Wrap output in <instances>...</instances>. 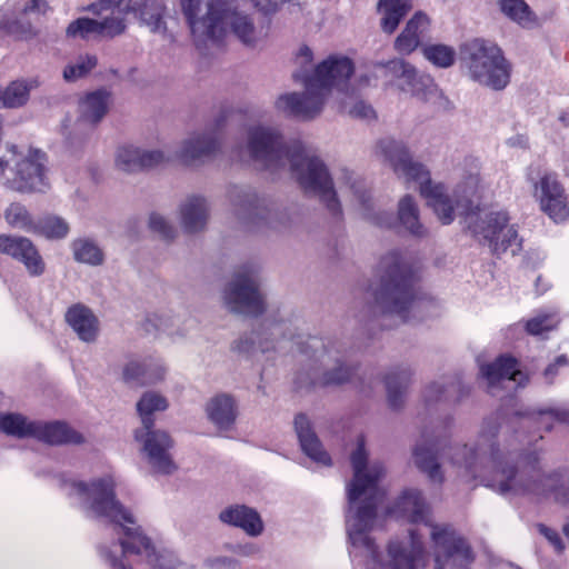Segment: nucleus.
I'll return each mask as SVG.
<instances>
[{
    "label": "nucleus",
    "instance_id": "64",
    "mask_svg": "<svg viewBox=\"0 0 569 569\" xmlns=\"http://www.w3.org/2000/svg\"><path fill=\"white\" fill-rule=\"evenodd\" d=\"M110 567L112 569H132L131 567L126 566L123 562H118L117 560L110 563Z\"/></svg>",
    "mask_w": 569,
    "mask_h": 569
},
{
    "label": "nucleus",
    "instance_id": "58",
    "mask_svg": "<svg viewBox=\"0 0 569 569\" xmlns=\"http://www.w3.org/2000/svg\"><path fill=\"white\" fill-rule=\"evenodd\" d=\"M540 416L541 418L552 417L560 422L569 423V408L567 407L542 411Z\"/></svg>",
    "mask_w": 569,
    "mask_h": 569
},
{
    "label": "nucleus",
    "instance_id": "14",
    "mask_svg": "<svg viewBox=\"0 0 569 569\" xmlns=\"http://www.w3.org/2000/svg\"><path fill=\"white\" fill-rule=\"evenodd\" d=\"M258 271L247 268L238 271L223 290L226 308L243 316L257 317L264 312V296L260 291Z\"/></svg>",
    "mask_w": 569,
    "mask_h": 569
},
{
    "label": "nucleus",
    "instance_id": "21",
    "mask_svg": "<svg viewBox=\"0 0 569 569\" xmlns=\"http://www.w3.org/2000/svg\"><path fill=\"white\" fill-rule=\"evenodd\" d=\"M43 153L36 151L16 162V178L12 187L21 192L43 191L47 183L44 177Z\"/></svg>",
    "mask_w": 569,
    "mask_h": 569
},
{
    "label": "nucleus",
    "instance_id": "55",
    "mask_svg": "<svg viewBox=\"0 0 569 569\" xmlns=\"http://www.w3.org/2000/svg\"><path fill=\"white\" fill-rule=\"evenodd\" d=\"M408 62L402 59H393L388 62L375 64V70L383 72L385 76L401 80L402 71L408 68Z\"/></svg>",
    "mask_w": 569,
    "mask_h": 569
},
{
    "label": "nucleus",
    "instance_id": "60",
    "mask_svg": "<svg viewBox=\"0 0 569 569\" xmlns=\"http://www.w3.org/2000/svg\"><path fill=\"white\" fill-rule=\"evenodd\" d=\"M298 60L301 64L303 63H311L312 61V51L308 47H302L299 50Z\"/></svg>",
    "mask_w": 569,
    "mask_h": 569
},
{
    "label": "nucleus",
    "instance_id": "9",
    "mask_svg": "<svg viewBox=\"0 0 569 569\" xmlns=\"http://www.w3.org/2000/svg\"><path fill=\"white\" fill-rule=\"evenodd\" d=\"M429 511L422 492L416 488L405 489L388 508L391 517L430 527L435 569H471L475 555L467 540L449 525L428 523Z\"/></svg>",
    "mask_w": 569,
    "mask_h": 569
},
{
    "label": "nucleus",
    "instance_id": "28",
    "mask_svg": "<svg viewBox=\"0 0 569 569\" xmlns=\"http://www.w3.org/2000/svg\"><path fill=\"white\" fill-rule=\"evenodd\" d=\"M295 430L297 432L300 447L306 456L315 462L323 466L331 463V458L323 450L320 440L311 428L310 421L307 416L300 413L295 418Z\"/></svg>",
    "mask_w": 569,
    "mask_h": 569
},
{
    "label": "nucleus",
    "instance_id": "16",
    "mask_svg": "<svg viewBox=\"0 0 569 569\" xmlns=\"http://www.w3.org/2000/svg\"><path fill=\"white\" fill-rule=\"evenodd\" d=\"M181 7L198 43L218 41L224 36L222 13L216 0H182Z\"/></svg>",
    "mask_w": 569,
    "mask_h": 569
},
{
    "label": "nucleus",
    "instance_id": "17",
    "mask_svg": "<svg viewBox=\"0 0 569 569\" xmlns=\"http://www.w3.org/2000/svg\"><path fill=\"white\" fill-rule=\"evenodd\" d=\"M228 199L234 216L250 228L260 227L269 217L266 199L249 186H232Z\"/></svg>",
    "mask_w": 569,
    "mask_h": 569
},
{
    "label": "nucleus",
    "instance_id": "19",
    "mask_svg": "<svg viewBox=\"0 0 569 569\" xmlns=\"http://www.w3.org/2000/svg\"><path fill=\"white\" fill-rule=\"evenodd\" d=\"M0 253L21 262L30 277H40L46 271L42 256L26 237L0 234Z\"/></svg>",
    "mask_w": 569,
    "mask_h": 569
},
{
    "label": "nucleus",
    "instance_id": "59",
    "mask_svg": "<svg viewBox=\"0 0 569 569\" xmlns=\"http://www.w3.org/2000/svg\"><path fill=\"white\" fill-rule=\"evenodd\" d=\"M48 9L47 0H30L24 7V11L29 13H44Z\"/></svg>",
    "mask_w": 569,
    "mask_h": 569
},
{
    "label": "nucleus",
    "instance_id": "4",
    "mask_svg": "<svg viewBox=\"0 0 569 569\" xmlns=\"http://www.w3.org/2000/svg\"><path fill=\"white\" fill-rule=\"evenodd\" d=\"M297 327L290 320L266 319L249 335L233 342L239 353L268 352L296 345L308 360V379L312 386H340L350 381L355 368L347 362L346 352L336 341L318 337L301 339Z\"/></svg>",
    "mask_w": 569,
    "mask_h": 569
},
{
    "label": "nucleus",
    "instance_id": "24",
    "mask_svg": "<svg viewBox=\"0 0 569 569\" xmlns=\"http://www.w3.org/2000/svg\"><path fill=\"white\" fill-rule=\"evenodd\" d=\"M147 330L152 327L156 331L163 332L172 338H183L194 328L196 321L187 312H159L147 318Z\"/></svg>",
    "mask_w": 569,
    "mask_h": 569
},
{
    "label": "nucleus",
    "instance_id": "30",
    "mask_svg": "<svg viewBox=\"0 0 569 569\" xmlns=\"http://www.w3.org/2000/svg\"><path fill=\"white\" fill-rule=\"evenodd\" d=\"M498 11L509 21L522 29L532 30L541 27V21L526 0H497Z\"/></svg>",
    "mask_w": 569,
    "mask_h": 569
},
{
    "label": "nucleus",
    "instance_id": "48",
    "mask_svg": "<svg viewBox=\"0 0 569 569\" xmlns=\"http://www.w3.org/2000/svg\"><path fill=\"white\" fill-rule=\"evenodd\" d=\"M422 52L429 62L439 68H448L456 60L455 49L446 44H429L422 49Z\"/></svg>",
    "mask_w": 569,
    "mask_h": 569
},
{
    "label": "nucleus",
    "instance_id": "49",
    "mask_svg": "<svg viewBox=\"0 0 569 569\" xmlns=\"http://www.w3.org/2000/svg\"><path fill=\"white\" fill-rule=\"evenodd\" d=\"M162 16L163 6L158 1H146L140 8V18L152 32L164 30Z\"/></svg>",
    "mask_w": 569,
    "mask_h": 569
},
{
    "label": "nucleus",
    "instance_id": "18",
    "mask_svg": "<svg viewBox=\"0 0 569 569\" xmlns=\"http://www.w3.org/2000/svg\"><path fill=\"white\" fill-rule=\"evenodd\" d=\"M342 179L349 196L352 197L365 219L382 228H389L393 224L395 219L390 212L375 210L369 187L361 177L355 172L343 170Z\"/></svg>",
    "mask_w": 569,
    "mask_h": 569
},
{
    "label": "nucleus",
    "instance_id": "5",
    "mask_svg": "<svg viewBox=\"0 0 569 569\" xmlns=\"http://www.w3.org/2000/svg\"><path fill=\"white\" fill-rule=\"evenodd\" d=\"M114 480L111 476L90 482L69 480L64 482L67 493L74 498L87 517L110 523L117 540L99 547L101 557L110 565L121 552H152L150 538L137 525L132 512L116 498Z\"/></svg>",
    "mask_w": 569,
    "mask_h": 569
},
{
    "label": "nucleus",
    "instance_id": "7",
    "mask_svg": "<svg viewBox=\"0 0 569 569\" xmlns=\"http://www.w3.org/2000/svg\"><path fill=\"white\" fill-rule=\"evenodd\" d=\"M372 296L381 313L396 316L402 322L425 317L431 302L416 297L412 268L400 251L391 250L380 258Z\"/></svg>",
    "mask_w": 569,
    "mask_h": 569
},
{
    "label": "nucleus",
    "instance_id": "20",
    "mask_svg": "<svg viewBox=\"0 0 569 569\" xmlns=\"http://www.w3.org/2000/svg\"><path fill=\"white\" fill-rule=\"evenodd\" d=\"M480 373L487 381L488 391L493 396L498 395V389L506 388V383L513 382L521 387L528 381V376L519 368L518 360L507 355L481 366Z\"/></svg>",
    "mask_w": 569,
    "mask_h": 569
},
{
    "label": "nucleus",
    "instance_id": "37",
    "mask_svg": "<svg viewBox=\"0 0 569 569\" xmlns=\"http://www.w3.org/2000/svg\"><path fill=\"white\" fill-rule=\"evenodd\" d=\"M410 381L411 372L409 370H399L387 375L386 389L390 408L397 410L403 406Z\"/></svg>",
    "mask_w": 569,
    "mask_h": 569
},
{
    "label": "nucleus",
    "instance_id": "32",
    "mask_svg": "<svg viewBox=\"0 0 569 569\" xmlns=\"http://www.w3.org/2000/svg\"><path fill=\"white\" fill-rule=\"evenodd\" d=\"M33 438L50 445L80 443L82 436L67 423L36 421Z\"/></svg>",
    "mask_w": 569,
    "mask_h": 569
},
{
    "label": "nucleus",
    "instance_id": "39",
    "mask_svg": "<svg viewBox=\"0 0 569 569\" xmlns=\"http://www.w3.org/2000/svg\"><path fill=\"white\" fill-rule=\"evenodd\" d=\"M398 219L401 226L411 234L422 237L426 229L419 221V209L411 196H405L398 204Z\"/></svg>",
    "mask_w": 569,
    "mask_h": 569
},
{
    "label": "nucleus",
    "instance_id": "31",
    "mask_svg": "<svg viewBox=\"0 0 569 569\" xmlns=\"http://www.w3.org/2000/svg\"><path fill=\"white\" fill-rule=\"evenodd\" d=\"M110 106V93L106 90H96L86 94L78 106V120L90 127L98 124L107 114Z\"/></svg>",
    "mask_w": 569,
    "mask_h": 569
},
{
    "label": "nucleus",
    "instance_id": "6",
    "mask_svg": "<svg viewBox=\"0 0 569 569\" xmlns=\"http://www.w3.org/2000/svg\"><path fill=\"white\" fill-rule=\"evenodd\" d=\"M377 157L393 169L395 173L407 183H416L439 221L450 224L457 214L467 213L472 207V199L479 189V177L469 174L449 192L442 183H432L429 171L415 162L407 146L393 138L379 140L375 148Z\"/></svg>",
    "mask_w": 569,
    "mask_h": 569
},
{
    "label": "nucleus",
    "instance_id": "54",
    "mask_svg": "<svg viewBox=\"0 0 569 569\" xmlns=\"http://www.w3.org/2000/svg\"><path fill=\"white\" fill-rule=\"evenodd\" d=\"M99 37L113 38L126 30L124 21L119 16L107 17L98 20Z\"/></svg>",
    "mask_w": 569,
    "mask_h": 569
},
{
    "label": "nucleus",
    "instance_id": "11",
    "mask_svg": "<svg viewBox=\"0 0 569 569\" xmlns=\"http://www.w3.org/2000/svg\"><path fill=\"white\" fill-rule=\"evenodd\" d=\"M461 54L470 78L480 86L501 91L510 83L512 66L496 43L473 39L462 47Z\"/></svg>",
    "mask_w": 569,
    "mask_h": 569
},
{
    "label": "nucleus",
    "instance_id": "13",
    "mask_svg": "<svg viewBox=\"0 0 569 569\" xmlns=\"http://www.w3.org/2000/svg\"><path fill=\"white\" fill-rule=\"evenodd\" d=\"M468 220L471 232L488 243L493 253L511 249L515 254L520 249L518 232L508 223L509 217L505 211H480L469 214Z\"/></svg>",
    "mask_w": 569,
    "mask_h": 569
},
{
    "label": "nucleus",
    "instance_id": "15",
    "mask_svg": "<svg viewBox=\"0 0 569 569\" xmlns=\"http://www.w3.org/2000/svg\"><path fill=\"white\" fill-rule=\"evenodd\" d=\"M533 188V197L539 202L540 209L555 222H561L569 218L567 196L558 177L553 172L543 171L537 167H530L527 173Z\"/></svg>",
    "mask_w": 569,
    "mask_h": 569
},
{
    "label": "nucleus",
    "instance_id": "10",
    "mask_svg": "<svg viewBox=\"0 0 569 569\" xmlns=\"http://www.w3.org/2000/svg\"><path fill=\"white\" fill-rule=\"evenodd\" d=\"M168 401L161 395L148 391L137 403V411L141 418L142 428L136 431V440L142 443V451L153 472L169 475L176 470L169 449L172 441L164 431L152 430L154 420L152 415L164 411Z\"/></svg>",
    "mask_w": 569,
    "mask_h": 569
},
{
    "label": "nucleus",
    "instance_id": "27",
    "mask_svg": "<svg viewBox=\"0 0 569 569\" xmlns=\"http://www.w3.org/2000/svg\"><path fill=\"white\" fill-rule=\"evenodd\" d=\"M166 373L163 365L153 359H132L123 368V380L139 386L153 385L162 380Z\"/></svg>",
    "mask_w": 569,
    "mask_h": 569
},
{
    "label": "nucleus",
    "instance_id": "43",
    "mask_svg": "<svg viewBox=\"0 0 569 569\" xmlns=\"http://www.w3.org/2000/svg\"><path fill=\"white\" fill-rule=\"evenodd\" d=\"M150 546L152 552L149 555L147 552H121L119 553L117 561L123 562L122 557L136 555L142 557L154 569H186V566L179 561L174 553L170 551H162L158 553L151 540Z\"/></svg>",
    "mask_w": 569,
    "mask_h": 569
},
{
    "label": "nucleus",
    "instance_id": "2",
    "mask_svg": "<svg viewBox=\"0 0 569 569\" xmlns=\"http://www.w3.org/2000/svg\"><path fill=\"white\" fill-rule=\"evenodd\" d=\"M498 423L493 419L483 421L473 445L450 448L449 462L466 482L479 480L502 495H531L537 498H553L569 505V478L561 480L558 473H543L538 467V455L521 449L513 460V451L501 449L497 441Z\"/></svg>",
    "mask_w": 569,
    "mask_h": 569
},
{
    "label": "nucleus",
    "instance_id": "12",
    "mask_svg": "<svg viewBox=\"0 0 569 569\" xmlns=\"http://www.w3.org/2000/svg\"><path fill=\"white\" fill-rule=\"evenodd\" d=\"M226 120V112H221L203 129L190 133L179 142L174 158L187 167H199L211 160L221 149Z\"/></svg>",
    "mask_w": 569,
    "mask_h": 569
},
{
    "label": "nucleus",
    "instance_id": "36",
    "mask_svg": "<svg viewBox=\"0 0 569 569\" xmlns=\"http://www.w3.org/2000/svg\"><path fill=\"white\" fill-rule=\"evenodd\" d=\"M410 9V0H379L378 11L381 14L382 31L391 34Z\"/></svg>",
    "mask_w": 569,
    "mask_h": 569
},
{
    "label": "nucleus",
    "instance_id": "61",
    "mask_svg": "<svg viewBox=\"0 0 569 569\" xmlns=\"http://www.w3.org/2000/svg\"><path fill=\"white\" fill-rule=\"evenodd\" d=\"M256 6L262 10L269 11L277 6L278 0H254Z\"/></svg>",
    "mask_w": 569,
    "mask_h": 569
},
{
    "label": "nucleus",
    "instance_id": "46",
    "mask_svg": "<svg viewBox=\"0 0 569 569\" xmlns=\"http://www.w3.org/2000/svg\"><path fill=\"white\" fill-rule=\"evenodd\" d=\"M4 218L12 228L31 233L36 230L37 222L32 220L26 207L20 203H11L4 212Z\"/></svg>",
    "mask_w": 569,
    "mask_h": 569
},
{
    "label": "nucleus",
    "instance_id": "40",
    "mask_svg": "<svg viewBox=\"0 0 569 569\" xmlns=\"http://www.w3.org/2000/svg\"><path fill=\"white\" fill-rule=\"evenodd\" d=\"M450 387L451 390L457 391L458 395L456 396L455 400L460 401L465 396H467L470 391V389L462 385V382L457 379L456 381H452L450 383L446 381H435L429 383L422 393L423 401L426 405L430 406L438 401H441L443 399H447V392L448 388Z\"/></svg>",
    "mask_w": 569,
    "mask_h": 569
},
{
    "label": "nucleus",
    "instance_id": "57",
    "mask_svg": "<svg viewBox=\"0 0 569 569\" xmlns=\"http://www.w3.org/2000/svg\"><path fill=\"white\" fill-rule=\"evenodd\" d=\"M232 552L241 557H253L260 552V548L253 542L238 543L232 547Z\"/></svg>",
    "mask_w": 569,
    "mask_h": 569
},
{
    "label": "nucleus",
    "instance_id": "62",
    "mask_svg": "<svg viewBox=\"0 0 569 569\" xmlns=\"http://www.w3.org/2000/svg\"><path fill=\"white\" fill-rule=\"evenodd\" d=\"M122 0H102L99 6L102 10L111 9L113 7H119Z\"/></svg>",
    "mask_w": 569,
    "mask_h": 569
},
{
    "label": "nucleus",
    "instance_id": "47",
    "mask_svg": "<svg viewBox=\"0 0 569 569\" xmlns=\"http://www.w3.org/2000/svg\"><path fill=\"white\" fill-rule=\"evenodd\" d=\"M97 57L91 54L79 56L76 60L71 61L63 69V79L67 82H74L96 68Z\"/></svg>",
    "mask_w": 569,
    "mask_h": 569
},
{
    "label": "nucleus",
    "instance_id": "38",
    "mask_svg": "<svg viewBox=\"0 0 569 569\" xmlns=\"http://www.w3.org/2000/svg\"><path fill=\"white\" fill-rule=\"evenodd\" d=\"M73 259L91 267L101 266L104 261V253L98 243L90 238H77L71 244Z\"/></svg>",
    "mask_w": 569,
    "mask_h": 569
},
{
    "label": "nucleus",
    "instance_id": "34",
    "mask_svg": "<svg viewBox=\"0 0 569 569\" xmlns=\"http://www.w3.org/2000/svg\"><path fill=\"white\" fill-rule=\"evenodd\" d=\"M429 27V19L422 12H417L407 23L405 30L397 37L395 48L400 53L412 52L420 43Z\"/></svg>",
    "mask_w": 569,
    "mask_h": 569
},
{
    "label": "nucleus",
    "instance_id": "45",
    "mask_svg": "<svg viewBox=\"0 0 569 569\" xmlns=\"http://www.w3.org/2000/svg\"><path fill=\"white\" fill-rule=\"evenodd\" d=\"M70 231L68 222L58 216H46L36 223L33 233L43 236L47 239H62Z\"/></svg>",
    "mask_w": 569,
    "mask_h": 569
},
{
    "label": "nucleus",
    "instance_id": "26",
    "mask_svg": "<svg viewBox=\"0 0 569 569\" xmlns=\"http://www.w3.org/2000/svg\"><path fill=\"white\" fill-rule=\"evenodd\" d=\"M221 22L224 27V34L228 28L248 47H254L264 37L261 29H257L252 19L244 12L228 10L222 13Z\"/></svg>",
    "mask_w": 569,
    "mask_h": 569
},
{
    "label": "nucleus",
    "instance_id": "50",
    "mask_svg": "<svg viewBox=\"0 0 569 569\" xmlns=\"http://www.w3.org/2000/svg\"><path fill=\"white\" fill-rule=\"evenodd\" d=\"M339 109L353 118L371 120L376 117L373 108L363 100H358L353 94L346 93Z\"/></svg>",
    "mask_w": 569,
    "mask_h": 569
},
{
    "label": "nucleus",
    "instance_id": "35",
    "mask_svg": "<svg viewBox=\"0 0 569 569\" xmlns=\"http://www.w3.org/2000/svg\"><path fill=\"white\" fill-rule=\"evenodd\" d=\"M416 467L428 476V479L437 485L445 480L441 466L438 462L433 447L426 443H418L412 452Z\"/></svg>",
    "mask_w": 569,
    "mask_h": 569
},
{
    "label": "nucleus",
    "instance_id": "53",
    "mask_svg": "<svg viewBox=\"0 0 569 569\" xmlns=\"http://www.w3.org/2000/svg\"><path fill=\"white\" fill-rule=\"evenodd\" d=\"M149 228L164 240H172L177 234L173 224L164 216L157 212L150 214Z\"/></svg>",
    "mask_w": 569,
    "mask_h": 569
},
{
    "label": "nucleus",
    "instance_id": "63",
    "mask_svg": "<svg viewBox=\"0 0 569 569\" xmlns=\"http://www.w3.org/2000/svg\"><path fill=\"white\" fill-rule=\"evenodd\" d=\"M8 16L3 10H0V30H9Z\"/></svg>",
    "mask_w": 569,
    "mask_h": 569
},
{
    "label": "nucleus",
    "instance_id": "23",
    "mask_svg": "<svg viewBox=\"0 0 569 569\" xmlns=\"http://www.w3.org/2000/svg\"><path fill=\"white\" fill-rule=\"evenodd\" d=\"M210 216V207L206 198L189 196L178 207V218L182 229L188 233L204 230Z\"/></svg>",
    "mask_w": 569,
    "mask_h": 569
},
{
    "label": "nucleus",
    "instance_id": "51",
    "mask_svg": "<svg viewBox=\"0 0 569 569\" xmlns=\"http://www.w3.org/2000/svg\"><path fill=\"white\" fill-rule=\"evenodd\" d=\"M559 318L556 312L539 313L525 323L526 331L532 336H539L557 328Z\"/></svg>",
    "mask_w": 569,
    "mask_h": 569
},
{
    "label": "nucleus",
    "instance_id": "56",
    "mask_svg": "<svg viewBox=\"0 0 569 569\" xmlns=\"http://www.w3.org/2000/svg\"><path fill=\"white\" fill-rule=\"evenodd\" d=\"M537 530L541 536H543L548 540V542L555 548L557 552L563 551L565 545L562 542L561 537L556 530L542 523L537 525Z\"/></svg>",
    "mask_w": 569,
    "mask_h": 569
},
{
    "label": "nucleus",
    "instance_id": "41",
    "mask_svg": "<svg viewBox=\"0 0 569 569\" xmlns=\"http://www.w3.org/2000/svg\"><path fill=\"white\" fill-rule=\"evenodd\" d=\"M400 89L408 91L413 96L422 97L427 92L435 89L432 79L429 76L420 74L410 63L408 68L402 71Z\"/></svg>",
    "mask_w": 569,
    "mask_h": 569
},
{
    "label": "nucleus",
    "instance_id": "3",
    "mask_svg": "<svg viewBox=\"0 0 569 569\" xmlns=\"http://www.w3.org/2000/svg\"><path fill=\"white\" fill-rule=\"evenodd\" d=\"M246 150L260 169L277 177L290 172L305 193L317 196L332 217L341 216L326 163L301 140H286L277 128L256 124L247 130Z\"/></svg>",
    "mask_w": 569,
    "mask_h": 569
},
{
    "label": "nucleus",
    "instance_id": "29",
    "mask_svg": "<svg viewBox=\"0 0 569 569\" xmlns=\"http://www.w3.org/2000/svg\"><path fill=\"white\" fill-rule=\"evenodd\" d=\"M66 320L82 341L93 342L97 339L99 320L86 306L70 307L66 313Z\"/></svg>",
    "mask_w": 569,
    "mask_h": 569
},
{
    "label": "nucleus",
    "instance_id": "8",
    "mask_svg": "<svg viewBox=\"0 0 569 569\" xmlns=\"http://www.w3.org/2000/svg\"><path fill=\"white\" fill-rule=\"evenodd\" d=\"M352 72L353 64L347 57H329L311 73L307 70L297 71L293 78L303 84L305 91L281 94L276 107L295 118L312 120L321 113L331 88L343 91Z\"/></svg>",
    "mask_w": 569,
    "mask_h": 569
},
{
    "label": "nucleus",
    "instance_id": "42",
    "mask_svg": "<svg viewBox=\"0 0 569 569\" xmlns=\"http://www.w3.org/2000/svg\"><path fill=\"white\" fill-rule=\"evenodd\" d=\"M36 421H31L20 413H0V430L6 435L27 438L32 437Z\"/></svg>",
    "mask_w": 569,
    "mask_h": 569
},
{
    "label": "nucleus",
    "instance_id": "44",
    "mask_svg": "<svg viewBox=\"0 0 569 569\" xmlns=\"http://www.w3.org/2000/svg\"><path fill=\"white\" fill-rule=\"evenodd\" d=\"M36 87L34 81H12L8 87L0 90V101L6 108H19L23 106L30 94V90Z\"/></svg>",
    "mask_w": 569,
    "mask_h": 569
},
{
    "label": "nucleus",
    "instance_id": "52",
    "mask_svg": "<svg viewBox=\"0 0 569 569\" xmlns=\"http://www.w3.org/2000/svg\"><path fill=\"white\" fill-rule=\"evenodd\" d=\"M67 34L72 38L89 39L99 36L98 20L79 18L72 21L67 28Z\"/></svg>",
    "mask_w": 569,
    "mask_h": 569
},
{
    "label": "nucleus",
    "instance_id": "25",
    "mask_svg": "<svg viewBox=\"0 0 569 569\" xmlns=\"http://www.w3.org/2000/svg\"><path fill=\"white\" fill-rule=\"evenodd\" d=\"M219 519L223 523L242 529L250 537H258L264 530L258 511L244 505L227 507L219 513Z\"/></svg>",
    "mask_w": 569,
    "mask_h": 569
},
{
    "label": "nucleus",
    "instance_id": "33",
    "mask_svg": "<svg viewBox=\"0 0 569 569\" xmlns=\"http://www.w3.org/2000/svg\"><path fill=\"white\" fill-rule=\"evenodd\" d=\"M209 420L220 430H229L236 422L238 407L229 395H218L207 403Z\"/></svg>",
    "mask_w": 569,
    "mask_h": 569
},
{
    "label": "nucleus",
    "instance_id": "1",
    "mask_svg": "<svg viewBox=\"0 0 569 569\" xmlns=\"http://www.w3.org/2000/svg\"><path fill=\"white\" fill-rule=\"evenodd\" d=\"M352 478L347 483L348 509L346 527L351 545L349 551L355 569H420L428 560L422 536L411 530L406 542L388 545V561L381 560L377 546L369 537L386 491L381 480L386 468L379 460H369L363 437H358L350 453Z\"/></svg>",
    "mask_w": 569,
    "mask_h": 569
},
{
    "label": "nucleus",
    "instance_id": "22",
    "mask_svg": "<svg viewBox=\"0 0 569 569\" xmlns=\"http://www.w3.org/2000/svg\"><path fill=\"white\" fill-rule=\"evenodd\" d=\"M167 159L160 150H146L132 144L121 146L116 153V166L124 172H137L154 167Z\"/></svg>",
    "mask_w": 569,
    "mask_h": 569
}]
</instances>
